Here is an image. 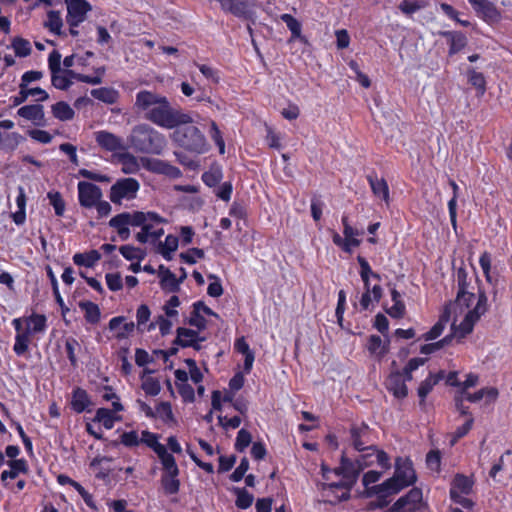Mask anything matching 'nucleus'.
Instances as JSON below:
<instances>
[{"label": "nucleus", "instance_id": "obj_1", "mask_svg": "<svg viewBox=\"0 0 512 512\" xmlns=\"http://www.w3.org/2000/svg\"><path fill=\"white\" fill-rule=\"evenodd\" d=\"M134 110L157 126L173 129L181 124H190V114L174 108L168 98L150 90H141L136 94Z\"/></svg>", "mask_w": 512, "mask_h": 512}, {"label": "nucleus", "instance_id": "obj_2", "mask_svg": "<svg viewBox=\"0 0 512 512\" xmlns=\"http://www.w3.org/2000/svg\"><path fill=\"white\" fill-rule=\"evenodd\" d=\"M457 284L458 292L456 299L448 303V305L454 307V320L452 321L451 329L454 330V333H457L459 330L461 336H466L472 332L474 324L486 312L487 297L484 293H481L475 306L471 309L476 297L473 292L467 290V272L463 268H459L457 271Z\"/></svg>", "mask_w": 512, "mask_h": 512}, {"label": "nucleus", "instance_id": "obj_3", "mask_svg": "<svg viewBox=\"0 0 512 512\" xmlns=\"http://www.w3.org/2000/svg\"><path fill=\"white\" fill-rule=\"evenodd\" d=\"M128 139L135 151L144 154L160 155L166 147L164 135L148 124L134 126Z\"/></svg>", "mask_w": 512, "mask_h": 512}, {"label": "nucleus", "instance_id": "obj_4", "mask_svg": "<svg viewBox=\"0 0 512 512\" xmlns=\"http://www.w3.org/2000/svg\"><path fill=\"white\" fill-rule=\"evenodd\" d=\"M416 481V474L412 463L407 459L397 458L395 462L394 476L383 483L373 487L376 494L390 496L398 493L403 488L412 485Z\"/></svg>", "mask_w": 512, "mask_h": 512}, {"label": "nucleus", "instance_id": "obj_5", "mask_svg": "<svg viewBox=\"0 0 512 512\" xmlns=\"http://www.w3.org/2000/svg\"><path fill=\"white\" fill-rule=\"evenodd\" d=\"M175 128L172 140L179 146L195 153H203L207 150L206 138L198 127L181 124Z\"/></svg>", "mask_w": 512, "mask_h": 512}, {"label": "nucleus", "instance_id": "obj_6", "mask_svg": "<svg viewBox=\"0 0 512 512\" xmlns=\"http://www.w3.org/2000/svg\"><path fill=\"white\" fill-rule=\"evenodd\" d=\"M367 456H361L355 462L351 461L349 458L345 456L343 453L341 456L340 466L334 469V473L342 476V481L340 483L330 484V488H346L347 490L351 489L352 486L356 483L360 472L372 465V461L366 460Z\"/></svg>", "mask_w": 512, "mask_h": 512}, {"label": "nucleus", "instance_id": "obj_7", "mask_svg": "<svg viewBox=\"0 0 512 512\" xmlns=\"http://www.w3.org/2000/svg\"><path fill=\"white\" fill-rule=\"evenodd\" d=\"M163 474L161 476V487L166 495H174L179 492L180 489V480L179 476V468L176 464V460L172 454H169L160 459Z\"/></svg>", "mask_w": 512, "mask_h": 512}, {"label": "nucleus", "instance_id": "obj_8", "mask_svg": "<svg viewBox=\"0 0 512 512\" xmlns=\"http://www.w3.org/2000/svg\"><path fill=\"white\" fill-rule=\"evenodd\" d=\"M43 77L41 71H28L25 72L21 77V83L19 84V93L13 98L14 106H18L24 103L28 95H39L37 101H46L49 98L48 93L40 87L29 88L28 84L33 81H38Z\"/></svg>", "mask_w": 512, "mask_h": 512}, {"label": "nucleus", "instance_id": "obj_9", "mask_svg": "<svg viewBox=\"0 0 512 512\" xmlns=\"http://www.w3.org/2000/svg\"><path fill=\"white\" fill-rule=\"evenodd\" d=\"M139 189V183L133 178L118 180L110 190V200L115 204H120L122 199L131 200L136 197Z\"/></svg>", "mask_w": 512, "mask_h": 512}, {"label": "nucleus", "instance_id": "obj_10", "mask_svg": "<svg viewBox=\"0 0 512 512\" xmlns=\"http://www.w3.org/2000/svg\"><path fill=\"white\" fill-rule=\"evenodd\" d=\"M221 9L226 13H231L238 18L250 19L254 16L255 4L251 0H216Z\"/></svg>", "mask_w": 512, "mask_h": 512}, {"label": "nucleus", "instance_id": "obj_11", "mask_svg": "<svg viewBox=\"0 0 512 512\" xmlns=\"http://www.w3.org/2000/svg\"><path fill=\"white\" fill-rule=\"evenodd\" d=\"M422 490L412 488L406 495L400 497L391 507L390 512H416L422 502Z\"/></svg>", "mask_w": 512, "mask_h": 512}, {"label": "nucleus", "instance_id": "obj_12", "mask_svg": "<svg viewBox=\"0 0 512 512\" xmlns=\"http://www.w3.org/2000/svg\"><path fill=\"white\" fill-rule=\"evenodd\" d=\"M67 4V23L71 27H77L85 20L86 14L91 10L86 0H65Z\"/></svg>", "mask_w": 512, "mask_h": 512}, {"label": "nucleus", "instance_id": "obj_13", "mask_svg": "<svg viewBox=\"0 0 512 512\" xmlns=\"http://www.w3.org/2000/svg\"><path fill=\"white\" fill-rule=\"evenodd\" d=\"M80 205L86 208L93 207L102 197L101 189L90 182L78 183Z\"/></svg>", "mask_w": 512, "mask_h": 512}, {"label": "nucleus", "instance_id": "obj_14", "mask_svg": "<svg viewBox=\"0 0 512 512\" xmlns=\"http://www.w3.org/2000/svg\"><path fill=\"white\" fill-rule=\"evenodd\" d=\"M473 6L475 11L481 15V17L489 22L496 23L500 20L501 14L496 6L488 0H468Z\"/></svg>", "mask_w": 512, "mask_h": 512}, {"label": "nucleus", "instance_id": "obj_15", "mask_svg": "<svg viewBox=\"0 0 512 512\" xmlns=\"http://www.w3.org/2000/svg\"><path fill=\"white\" fill-rule=\"evenodd\" d=\"M386 388L398 399H403L408 394L403 374L399 371L392 372L386 380Z\"/></svg>", "mask_w": 512, "mask_h": 512}, {"label": "nucleus", "instance_id": "obj_16", "mask_svg": "<svg viewBox=\"0 0 512 512\" xmlns=\"http://www.w3.org/2000/svg\"><path fill=\"white\" fill-rule=\"evenodd\" d=\"M17 114L29 121H32L37 126L45 124L44 107L40 104H32L21 107Z\"/></svg>", "mask_w": 512, "mask_h": 512}, {"label": "nucleus", "instance_id": "obj_17", "mask_svg": "<svg viewBox=\"0 0 512 512\" xmlns=\"http://www.w3.org/2000/svg\"><path fill=\"white\" fill-rule=\"evenodd\" d=\"M451 315L454 316V307H451L447 304L437 323L426 334H424V339L429 341L439 337L442 334L446 324L450 321Z\"/></svg>", "mask_w": 512, "mask_h": 512}, {"label": "nucleus", "instance_id": "obj_18", "mask_svg": "<svg viewBox=\"0 0 512 512\" xmlns=\"http://www.w3.org/2000/svg\"><path fill=\"white\" fill-rule=\"evenodd\" d=\"M95 139L107 151H117L123 148L121 138L107 131L97 132Z\"/></svg>", "mask_w": 512, "mask_h": 512}, {"label": "nucleus", "instance_id": "obj_19", "mask_svg": "<svg viewBox=\"0 0 512 512\" xmlns=\"http://www.w3.org/2000/svg\"><path fill=\"white\" fill-rule=\"evenodd\" d=\"M140 442L146 444L149 448H151L158 456L159 459L169 455L167 452V448L159 443L158 436L149 431H142Z\"/></svg>", "mask_w": 512, "mask_h": 512}, {"label": "nucleus", "instance_id": "obj_20", "mask_svg": "<svg viewBox=\"0 0 512 512\" xmlns=\"http://www.w3.org/2000/svg\"><path fill=\"white\" fill-rule=\"evenodd\" d=\"M158 275L161 278L160 285L163 290L168 292H177L180 289L179 281L175 275L165 266H159Z\"/></svg>", "mask_w": 512, "mask_h": 512}, {"label": "nucleus", "instance_id": "obj_21", "mask_svg": "<svg viewBox=\"0 0 512 512\" xmlns=\"http://www.w3.org/2000/svg\"><path fill=\"white\" fill-rule=\"evenodd\" d=\"M195 340H205V338L200 337L199 333L195 330L179 327L174 343L181 347H190L194 345Z\"/></svg>", "mask_w": 512, "mask_h": 512}, {"label": "nucleus", "instance_id": "obj_22", "mask_svg": "<svg viewBox=\"0 0 512 512\" xmlns=\"http://www.w3.org/2000/svg\"><path fill=\"white\" fill-rule=\"evenodd\" d=\"M473 484V480L470 477L457 474L451 483L450 494L455 492L459 495H467L472 491Z\"/></svg>", "mask_w": 512, "mask_h": 512}, {"label": "nucleus", "instance_id": "obj_23", "mask_svg": "<svg viewBox=\"0 0 512 512\" xmlns=\"http://www.w3.org/2000/svg\"><path fill=\"white\" fill-rule=\"evenodd\" d=\"M280 18L291 31L292 35L289 42H292L294 39H299L304 44L308 43L307 38L301 34V23L296 18L290 14H282Z\"/></svg>", "mask_w": 512, "mask_h": 512}, {"label": "nucleus", "instance_id": "obj_24", "mask_svg": "<svg viewBox=\"0 0 512 512\" xmlns=\"http://www.w3.org/2000/svg\"><path fill=\"white\" fill-rule=\"evenodd\" d=\"M368 434V426L362 424L360 427H352L351 428V438L352 444L354 448L358 451H370L372 450V446H365V443L362 441V437Z\"/></svg>", "mask_w": 512, "mask_h": 512}, {"label": "nucleus", "instance_id": "obj_25", "mask_svg": "<svg viewBox=\"0 0 512 512\" xmlns=\"http://www.w3.org/2000/svg\"><path fill=\"white\" fill-rule=\"evenodd\" d=\"M90 404L91 401L85 390L81 388H77L74 390L71 400V406L75 412H83Z\"/></svg>", "mask_w": 512, "mask_h": 512}, {"label": "nucleus", "instance_id": "obj_26", "mask_svg": "<svg viewBox=\"0 0 512 512\" xmlns=\"http://www.w3.org/2000/svg\"><path fill=\"white\" fill-rule=\"evenodd\" d=\"M369 184L375 196L382 198L384 201L389 200V187L384 178L368 177Z\"/></svg>", "mask_w": 512, "mask_h": 512}, {"label": "nucleus", "instance_id": "obj_27", "mask_svg": "<svg viewBox=\"0 0 512 512\" xmlns=\"http://www.w3.org/2000/svg\"><path fill=\"white\" fill-rule=\"evenodd\" d=\"M91 95L97 100L107 104H114L119 97L118 92L115 89L109 87L93 89L91 91Z\"/></svg>", "mask_w": 512, "mask_h": 512}, {"label": "nucleus", "instance_id": "obj_28", "mask_svg": "<svg viewBox=\"0 0 512 512\" xmlns=\"http://www.w3.org/2000/svg\"><path fill=\"white\" fill-rule=\"evenodd\" d=\"M148 168L150 170H152L153 172H157V173H162V174H166V175H170V176H176V175H179L180 171L178 168L172 166V165H169L168 163L162 161V160H158V159H153V160H148Z\"/></svg>", "mask_w": 512, "mask_h": 512}, {"label": "nucleus", "instance_id": "obj_29", "mask_svg": "<svg viewBox=\"0 0 512 512\" xmlns=\"http://www.w3.org/2000/svg\"><path fill=\"white\" fill-rule=\"evenodd\" d=\"M79 307L85 312V319L91 324H97L100 320L98 305L90 301H81Z\"/></svg>", "mask_w": 512, "mask_h": 512}, {"label": "nucleus", "instance_id": "obj_30", "mask_svg": "<svg viewBox=\"0 0 512 512\" xmlns=\"http://www.w3.org/2000/svg\"><path fill=\"white\" fill-rule=\"evenodd\" d=\"M8 464L10 466V470L2 472V481H5L7 478L14 479L19 473L27 471V463L24 459L10 460L8 461Z\"/></svg>", "mask_w": 512, "mask_h": 512}, {"label": "nucleus", "instance_id": "obj_31", "mask_svg": "<svg viewBox=\"0 0 512 512\" xmlns=\"http://www.w3.org/2000/svg\"><path fill=\"white\" fill-rule=\"evenodd\" d=\"M101 258L97 250H91L88 253H77L73 256L76 265L92 267Z\"/></svg>", "mask_w": 512, "mask_h": 512}, {"label": "nucleus", "instance_id": "obj_32", "mask_svg": "<svg viewBox=\"0 0 512 512\" xmlns=\"http://www.w3.org/2000/svg\"><path fill=\"white\" fill-rule=\"evenodd\" d=\"M454 336H459L461 338L463 337V336H461V332L459 330L457 333H454V330L452 329L451 335L444 337L443 339H441L438 342L423 345L420 349V352L422 354L434 353L435 351L443 348L445 345H448Z\"/></svg>", "mask_w": 512, "mask_h": 512}, {"label": "nucleus", "instance_id": "obj_33", "mask_svg": "<svg viewBox=\"0 0 512 512\" xmlns=\"http://www.w3.org/2000/svg\"><path fill=\"white\" fill-rule=\"evenodd\" d=\"M54 117L61 121L71 120L74 117L73 109L65 102H57L52 106Z\"/></svg>", "mask_w": 512, "mask_h": 512}, {"label": "nucleus", "instance_id": "obj_34", "mask_svg": "<svg viewBox=\"0 0 512 512\" xmlns=\"http://www.w3.org/2000/svg\"><path fill=\"white\" fill-rule=\"evenodd\" d=\"M16 203L18 206V211L12 214V218L17 225H21L24 223L26 214H25V206H26V197L24 193V189L19 187V195L16 199Z\"/></svg>", "mask_w": 512, "mask_h": 512}, {"label": "nucleus", "instance_id": "obj_35", "mask_svg": "<svg viewBox=\"0 0 512 512\" xmlns=\"http://www.w3.org/2000/svg\"><path fill=\"white\" fill-rule=\"evenodd\" d=\"M30 342V329L27 328L23 333H17L15 337V344L13 347L14 352L17 355H23L28 350V345Z\"/></svg>", "mask_w": 512, "mask_h": 512}, {"label": "nucleus", "instance_id": "obj_36", "mask_svg": "<svg viewBox=\"0 0 512 512\" xmlns=\"http://www.w3.org/2000/svg\"><path fill=\"white\" fill-rule=\"evenodd\" d=\"M468 82L478 90V95L482 96L486 91V81L482 73L474 69L468 70Z\"/></svg>", "mask_w": 512, "mask_h": 512}, {"label": "nucleus", "instance_id": "obj_37", "mask_svg": "<svg viewBox=\"0 0 512 512\" xmlns=\"http://www.w3.org/2000/svg\"><path fill=\"white\" fill-rule=\"evenodd\" d=\"M234 492L237 496L235 504L238 508L247 509L252 505L254 496L245 488H235Z\"/></svg>", "mask_w": 512, "mask_h": 512}, {"label": "nucleus", "instance_id": "obj_38", "mask_svg": "<svg viewBox=\"0 0 512 512\" xmlns=\"http://www.w3.org/2000/svg\"><path fill=\"white\" fill-rule=\"evenodd\" d=\"M115 418L112 411L106 408H99L96 412L94 421L100 422L106 429L113 428Z\"/></svg>", "mask_w": 512, "mask_h": 512}, {"label": "nucleus", "instance_id": "obj_39", "mask_svg": "<svg viewBox=\"0 0 512 512\" xmlns=\"http://www.w3.org/2000/svg\"><path fill=\"white\" fill-rule=\"evenodd\" d=\"M30 333H41L46 328V317L44 315L32 314L27 318Z\"/></svg>", "mask_w": 512, "mask_h": 512}, {"label": "nucleus", "instance_id": "obj_40", "mask_svg": "<svg viewBox=\"0 0 512 512\" xmlns=\"http://www.w3.org/2000/svg\"><path fill=\"white\" fill-rule=\"evenodd\" d=\"M12 47L16 56L26 57L31 53V45L30 42L21 37H16L12 41Z\"/></svg>", "mask_w": 512, "mask_h": 512}, {"label": "nucleus", "instance_id": "obj_41", "mask_svg": "<svg viewBox=\"0 0 512 512\" xmlns=\"http://www.w3.org/2000/svg\"><path fill=\"white\" fill-rule=\"evenodd\" d=\"M438 383V379H434L433 374H430L424 381L421 382L418 388V396L421 398L420 405H424L426 396L430 393L433 387Z\"/></svg>", "mask_w": 512, "mask_h": 512}, {"label": "nucleus", "instance_id": "obj_42", "mask_svg": "<svg viewBox=\"0 0 512 512\" xmlns=\"http://www.w3.org/2000/svg\"><path fill=\"white\" fill-rule=\"evenodd\" d=\"M204 183L210 187L217 185L222 179V171L220 167H211L209 171L202 175Z\"/></svg>", "mask_w": 512, "mask_h": 512}, {"label": "nucleus", "instance_id": "obj_43", "mask_svg": "<svg viewBox=\"0 0 512 512\" xmlns=\"http://www.w3.org/2000/svg\"><path fill=\"white\" fill-rule=\"evenodd\" d=\"M120 253L127 260H143L145 257V253L143 250L136 248L131 245H124L120 247Z\"/></svg>", "mask_w": 512, "mask_h": 512}, {"label": "nucleus", "instance_id": "obj_44", "mask_svg": "<svg viewBox=\"0 0 512 512\" xmlns=\"http://www.w3.org/2000/svg\"><path fill=\"white\" fill-rule=\"evenodd\" d=\"M425 7V3L423 1H411V0H403L398 8L406 15H412L418 10Z\"/></svg>", "mask_w": 512, "mask_h": 512}, {"label": "nucleus", "instance_id": "obj_45", "mask_svg": "<svg viewBox=\"0 0 512 512\" xmlns=\"http://www.w3.org/2000/svg\"><path fill=\"white\" fill-rule=\"evenodd\" d=\"M142 389L146 394L156 396L160 393L161 386L157 379L153 377H146L142 383Z\"/></svg>", "mask_w": 512, "mask_h": 512}, {"label": "nucleus", "instance_id": "obj_46", "mask_svg": "<svg viewBox=\"0 0 512 512\" xmlns=\"http://www.w3.org/2000/svg\"><path fill=\"white\" fill-rule=\"evenodd\" d=\"M251 441H252L251 433L245 429H241L238 432V435L236 438L235 448L238 451L242 452L250 445Z\"/></svg>", "mask_w": 512, "mask_h": 512}, {"label": "nucleus", "instance_id": "obj_47", "mask_svg": "<svg viewBox=\"0 0 512 512\" xmlns=\"http://www.w3.org/2000/svg\"><path fill=\"white\" fill-rule=\"evenodd\" d=\"M427 359L425 358H413L411 359L408 364L403 369V377L405 381H411L412 380V372L416 370L419 366L423 365L426 362Z\"/></svg>", "mask_w": 512, "mask_h": 512}, {"label": "nucleus", "instance_id": "obj_48", "mask_svg": "<svg viewBox=\"0 0 512 512\" xmlns=\"http://www.w3.org/2000/svg\"><path fill=\"white\" fill-rule=\"evenodd\" d=\"M47 26L49 27V29L56 33V34H60L61 33V27H62V19L60 17V13L58 11H50L48 13V23H47Z\"/></svg>", "mask_w": 512, "mask_h": 512}, {"label": "nucleus", "instance_id": "obj_49", "mask_svg": "<svg viewBox=\"0 0 512 512\" xmlns=\"http://www.w3.org/2000/svg\"><path fill=\"white\" fill-rule=\"evenodd\" d=\"M51 82L55 88L60 90H67L72 85V81L65 74L60 75L59 73L52 74Z\"/></svg>", "mask_w": 512, "mask_h": 512}, {"label": "nucleus", "instance_id": "obj_50", "mask_svg": "<svg viewBox=\"0 0 512 512\" xmlns=\"http://www.w3.org/2000/svg\"><path fill=\"white\" fill-rule=\"evenodd\" d=\"M109 225L111 227L117 229V231H119V229L128 227V225H129V213L128 212H123V213H120V214L114 216L109 221Z\"/></svg>", "mask_w": 512, "mask_h": 512}, {"label": "nucleus", "instance_id": "obj_51", "mask_svg": "<svg viewBox=\"0 0 512 512\" xmlns=\"http://www.w3.org/2000/svg\"><path fill=\"white\" fill-rule=\"evenodd\" d=\"M208 278L214 280L208 286V289H207L208 295L211 297H220L223 294V288H222L219 278L213 274H210L208 276Z\"/></svg>", "mask_w": 512, "mask_h": 512}, {"label": "nucleus", "instance_id": "obj_52", "mask_svg": "<svg viewBox=\"0 0 512 512\" xmlns=\"http://www.w3.org/2000/svg\"><path fill=\"white\" fill-rule=\"evenodd\" d=\"M48 66L51 74L61 72V54L57 50H53L48 58Z\"/></svg>", "mask_w": 512, "mask_h": 512}, {"label": "nucleus", "instance_id": "obj_53", "mask_svg": "<svg viewBox=\"0 0 512 512\" xmlns=\"http://www.w3.org/2000/svg\"><path fill=\"white\" fill-rule=\"evenodd\" d=\"M48 197L52 206L54 207L55 214L62 216L65 210V203L59 193H49Z\"/></svg>", "mask_w": 512, "mask_h": 512}, {"label": "nucleus", "instance_id": "obj_54", "mask_svg": "<svg viewBox=\"0 0 512 512\" xmlns=\"http://www.w3.org/2000/svg\"><path fill=\"white\" fill-rule=\"evenodd\" d=\"M177 389L184 401L193 402L195 399V392L191 385L188 383H177Z\"/></svg>", "mask_w": 512, "mask_h": 512}, {"label": "nucleus", "instance_id": "obj_55", "mask_svg": "<svg viewBox=\"0 0 512 512\" xmlns=\"http://www.w3.org/2000/svg\"><path fill=\"white\" fill-rule=\"evenodd\" d=\"M210 136L215 141L216 145L219 147V152L223 154L225 151V143L222 138L221 132L214 121L211 122Z\"/></svg>", "mask_w": 512, "mask_h": 512}, {"label": "nucleus", "instance_id": "obj_56", "mask_svg": "<svg viewBox=\"0 0 512 512\" xmlns=\"http://www.w3.org/2000/svg\"><path fill=\"white\" fill-rule=\"evenodd\" d=\"M249 469V461L247 458H242L239 466L231 474L230 479L234 482H239L244 477L245 473Z\"/></svg>", "mask_w": 512, "mask_h": 512}, {"label": "nucleus", "instance_id": "obj_57", "mask_svg": "<svg viewBox=\"0 0 512 512\" xmlns=\"http://www.w3.org/2000/svg\"><path fill=\"white\" fill-rule=\"evenodd\" d=\"M157 413L166 422L174 421V415L171 409V405L168 402H161L157 407Z\"/></svg>", "mask_w": 512, "mask_h": 512}, {"label": "nucleus", "instance_id": "obj_58", "mask_svg": "<svg viewBox=\"0 0 512 512\" xmlns=\"http://www.w3.org/2000/svg\"><path fill=\"white\" fill-rule=\"evenodd\" d=\"M28 135L32 139H34L40 143H44V144L50 143L52 140V136L47 131H44V130H39V129L30 130V131H28Z\"/></svg>", "mask_w": 512, "mask_h": 512}, {"label": "nucleus", "instance_id": "obj_59", "mask_svg": "<svg viewBox=\"0 0 512 512\" xmlns=\"http://www.w3.org/2000/svg\"><path fill=\"white\" fill-rule=\"evenodd\" d=\"M106 282H107V286L112 291H118L123 286L122 285L121 276L118 273H115V274L108 273V274H106Z\"/></svg>", "mask_w": 512, "mask_h": 512}, {"label": "nucleus", "instance_id": "obj_60", "mask_svg": "<svg viewBox=\"0 0 512 512\" xmlns=\"http://www.w3.org/2000/svg\"><path fill=\"white\" fill-rule=\"evenodd\" d=\"M188 324L198 328V330H203L206 328V320L203 316L200 315V312L193 309L191 316L188 320Z\"/></svg>", "mask_w": 512, "mask_h": 512}, {"label": "nucleus", "instance_id": "obj_61", "mask_svg": "<svg viewBox=\"0 0 512 512\" xmlns=\"http://www.w3.org/2000/svg\"><path fill=\"white\" fill-rule=\"evenodd\" d=\"M150 314V309L147 305L142 304L138 307L136 314L138 329L149 320Z\"/></svg>", "mask_w": 512, "mask_h": 512}, {"label": "nucleus", "instance_id": "obj_62", "mask_svg": "<svg viewBox=\"0 0 512 512\" xmlns=\"http://www.w3.org/2000/svg\"><path fill=\"white\" fill-rule=\"evenodd\" d=\"M236 463V456L231 455L229 457L220 456L219 457V472H227L233 468Z\"/></svg>", "mask_w": 512, "mask_h": 512}, {"label": "nucleus", "instance_id": "obj_63", "mask_svg": "<svg viewBox=\"0 0 512 512\" xmlns=\"http://www.w3.org/2000/svg\"><path fill=\"white\" fill-rule=\"evenodd\" d=\"M480 266L485 274L486 280L491 282L490 268H491V257L488 252H484L480 257Z\"/></svg>", "mask_w": 512, "mask_h": 512}, {"label": "nucleus", "instance_id": "obj_64", "mask_svg": "<svg viewBox=\"0 0 512 512\" xmlns=\"http://www.w3.org/2000/svg\"><path fill=\"white\" fill-rule=\"evenodd\" d=\"M387 313L393 318H402L405 314V304L401 300L394 302V305L387 310Z\"/></svg>", "mask_w": 512, "mask_h": 512}]
</instances>
